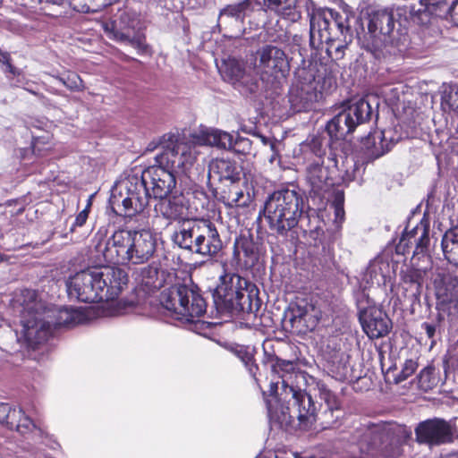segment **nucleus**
<instances>
[{"instance_id":"774afa93","label":"nucleus","mask_w":458,"mask_h":458,"mask_svg":"<svg viewBox=\"0 0 458 458\" xmlns=\"http://www.w3.org/2000/svg\"><path fill=\"white\" fill-rule=\"evenodd\" d=\"M277 382L270 384V394L267 399H272L274 396H277Z\"/></svg>"},{"instance_id":"09e8293b","label":"nucleus","mask_w":458,"mask_h":458,"mask_svg":"<svg viewBox=\"0 0 458 458\" xmlns=\"http://www.w3.org/2000/svg\"><path fill=\"white\" fill-rule=\"evenodd\" d=\"M418 362L412 359H407L402 368V370L398 376L399 380H405L411 377L418 369Z\"/></svg>"},{"instance_id":"b1692460","label":"nucleus","mask_w":458,"mask_h":458,"mask_svg":"<svg viewBox=\"0 0 458 458\" xmlns=\"http://www.w3.org/2000/svg\"><path fill=\"white\" fill-rule=\"evenodd\" d=\"M364 332L370 339H377L386 335L392 328V322L380 310H374L360 318Z\"/></svg>"},{"instance_id":"69168bd1","label":"nucleus","mask_w":458,"mask_h":458,"mask_svg":"<svg viewBox=\"0 0 458 458\" xmlns=\"http://www.w3.org/2000/svg\"><path fill=\"white\" fill-rule=\"evenodd\" d=\"M335 213V220L343 222L344 219V207H332Z\"/></svg>"},{"instance_id":"49530a36","label":"nucleus","mask_w":458,"mask_h":458,"mask_svg":"<svg viewBox=\"0 0 458 458\" xmlns=\"http://www.w3.org/2000/svg\"><path fill=\"white\" fill-rule=\"evenodd\" d=\"M232 148L242 155H250L252 150V141L248 138L238 137L233 142Z\"/></svg>"},{"instance_id":"412c9836","label":"nucleus","mask_w":458,"mask_h":458,"mask_svg":"<svg viewBox=\"0 0 458 458\" xmlns=\"http://www.w3.org/2000/svg\"><path fill=\"white\" fill-rule=\"evenodd\" d=\"M208 219L184 221L173 234V241L182 249L195 252Z\"/></svg>"},{"instance_id":"3c124183","label":"nucleus","mask_w":458,"mask_h":458,"mask_svg":"<svg viewBox=\"0 0 458 458\" xmlns=\"http://www.w3.org/2000/svg\"><path fill=\"white\" fill-rule=\"evenodd\" d=\"M91 205H92V202H91V199H89L88 200V203H87L85 208L83 210H81L76 216L75 220L71 228L72 231H74L75 227H81L86 224L87 219L89 217V214L90 212Z\"/></svg>"},{"instance_id":"cd10ccee","label":"nucleus","mask_w":458,"mask_h":458,"mask_svg":"<svg viewBox=\"0 0 458 458\" xmlns=\"http://www.w3.org/2000/svg\"><path fill=\"white\" fill-rule=\"evenodd\" d=\"M106 280H109V288L105 292L106 301H114L129 283L128 274L122 268L117 267H105Z\"/></svg>"},{"instance_id":"58836bf2","label":"nucleus","mask_w":458,"mask_h":458,"mask_svg":"<svg viewBox=\"0 0 458 458\" xmlns=\"http://www.w3.org/2000/svg\"><path fill=\"white\" fill-rule=\"evenodd\" d=\"M417 379L418 386L421 390L425 392L431 390L437 384L435 366L432 364L426 366L420 370Z\"/></svg>"},{"instance_id":"ea45409f","label":"nucleus","mask_w":458,"mask_h":458,"mask_svg":"<svg viewBox=\"0 0 458 458\" xmlns=\"http://www.w3.org/2000/svg\"><path fill=\"white\" fill-rule=\"evenodd\" d=\"M18 411H20L19 417L14 418L13 420L9 422V428L11 430H15L21 435H25L32 431V429L36 428V425L21 409H19Z\"/></svg>"},{"instance_id":"ddd939ff","label":"nucleus","mask_w":458,"mask_h":458,"mask_svg":"<svg viewBox=\"0 0 458 458\" xmlns=\"http://www.w3.org/2000/svg\"><path fill=\"white\" fill-rule=\"evenodd\" d=\"M259 68L263 74L276 80L285 79L290 72V62L285 52L273 45H265L258 52Z\"/></svg>"},{"instance_id":"8fccbe9b","label":"nucleus","mask_w":458,"mask_h":458,"mask_svg":"<svg viewBox=\"0 0 458 458\" xmlns=\"http://www.w3.org/2000/svg\"><path fill=\"white\" fill-rule=\"evenodd\" d=\"M157 274L158 269L157 267L148 265L140 268V276L141 277L142 283L148 285L153 282V279L157 276Z\"/></svg>"},{"instance_id":"39448f33","label":"nucleus","mask_w":458,"mask_h":458,"mask_svg":"<svg viewBox=\"0 0 458 458\" xmlns=\"http://www.w3.org/2000/svg\"><path fill=\"white\" fill-rule=\"evenodd\" d=\"M186 157L168 149L156 157L157 165H150L141 173L140 179L153 198L168 197L176 186V176L185 168Z\"/></svg>"},{"instance_id":"1a4fd4ad","label":"nucleus","mask_w":458,"mask_h":458,"mask_svg":"<svg viewBox=\"0 0 458 458\" xmlns=\"http://www.w3.org/2000/svg\"><path fill=\"white\" fill-rule=\"evenodd\" d=\"M372 106L366 98L352 102L346 108L335 114L326 125V131L332 141L344 140L360 124L369 122L372 116Z\"/></svg>"},{"instance_id":"603ef678","label":"nucleus","mask_w":458,"mask_h":458,"mask_svg":"<svg viewBox=\"0 0 458 458\" xmlns=\"http://www.w3.org/2000/svg\"><path fill=\"white\" fill-rule=\"evenodd\" d=\"M413 243L414 242L406 238L405 235H401L399 242L395 245L396 254L403 256L410 254Z\"/></svg>"},{"instance_id":"c9c22d12","label":"nucleus","mask_w":458,"mask_h":458,"mask_svg":"<svg viewBox=\"0 0 458 458\" xmlns=\"http://www.w3.org/2000/svg\"><path fill=\"white\" fill-rule=\"evenodd\" d=\"M301 151L304 159L310 163H324L326 149L323 148L322 140L313 137L310 141L302 144Z\"/></svg>"},{"instance_id":"9d476101","label":"nucleus","mask_w":458,"mask_h":458,"mask_svg":"<svg viewBox=\"0 0 458 458\" xmlns=\"http://www.w3.org/2000/svg\"><path fill=\"white\" fill-rule=\"evenodd\" d=\"M124 190V193L121 191L119 197H113L114 204H122L124 216L131 217L143 212L149 204V199L153 197L141 179L136 175L127 179Z\"/></svg>"},{"instance_id":"6e6552de","label":"nucleus","mask_w":458,"mask_h":458,"mask_svg":"<svg viewBox=\"0 0 458 458\" xmlns=\"http://www.w3.org/2000/svg\"><path fill=\"white\" fill-rule=\"evenodd\" d=\"M310 18V46L313 49L323 47L335 30H351L349 18L332 8L313 7L308 12Z\"/></svg>"},{"instance_id":"393cba45","label":"nucleus","mask_w":458,"mask_h":458,"mask_svg":"<svg viewBox=\"0 0 458 458\" xmlns=\"http://www.w3.org/2000/svg\"><path fill=\"white\" fill-rule=\"evenodd\" d=\"M429 232V219L425 216L421 218L416 226L411 230H409L408 226H406L403 230L402 235H405L406 238L415 243V249L412 251L413 257L428 252L430 242Z\"/></svg>"},{"instance_id":"f704fd0d","label":"nucleus","mask_w":458,"mask_h":458,"mask_svg":"<svg viewBox=\"0 0 458 458\" xmlns=\"http://www.w3.org/2000/svg\"><path fill=\"white\" fill-rule=\"evenodd\" d=\"M254 10L253 0H242L236 4H227L219 12V18L226 16L243 21L245 17Z\"/></svg>"},{"instance_id":"5fc2aeb1","label":"nucleus","mask_w":458,"mask_h":458,"mask_svg":"<svg viewBox=\"0 0 458 458\" xmlns=\"http://www.w3.org/2000/svg\"><path fill=\"white\" fill-rule=\"evenodd\" d=\"M125 42H129L131 45L137 47L139 50L142 52H145L148 48L145 36L139 33L138 30L134 31V34L131 38H126Z\"/></svg>"},{"instance_id":"bf43d9fd","label":"nucleus","mask_w":458,"mask_h":458,"mask_svg":"<svg viewBox=\"0 0 458 458\" xmlns=\"http://www.w3.org/2000/svg\"><path fill=\"white\" fill-rule=\"evenodd\" d=\"M332 207H344V192L337 190L334 192Z\"/></svg>"},{"instance_id":"0eeeda50","label":"nucleus","mask_w":458,"mask_h":458,"mask_svg":"<svg viewBox=\"0 0 458 458\" xmlns=\"http://www.w3.org/2000/svg\"><path fill=\"white\" fill-rule=\"evenodd\" d=\"M271 370L282 379L284 391L289 390L293 399V405L297 407L299 426L308 429L317 420V409L311 396L301 388H296L289 380L293 376L301 374L297 360H289L276 356L271 360Z\"/></svg>"},{"instance_id":"de8ad7c7","label":"nucleus","mask_w":458,"mask_h":458,"mask_svg":"<svg viewBox=\"0 0 458 458\" xmlns=\"http://www.w3.org/2000/svg\"><path fill=\"white\" fill-rule=\"evenodd\" d=\"M213 144L223 148H232L233 142V137L225 131H216L213 134Z\"/></svg>"},{"instance_id":"052dcab7","label":"nucleus","mask_w":458,"mask_h":458,"mask_svg":"<svg viewBox=\"0 0 458 458\" xmlns=\"http://www.w3.org/2000/svg\"><path fill=\"white\" fill-rule=\"evenodd\" d=\"M96 13V0H83L81 13Z\"/></svg>"},{"instance_id":"aec40b11","label":"nucleus","mask_w":458,"mask_h":458,"mask_svg":"<svg viewBox=\"0 0 458 458\" xmlns=\"http://www.w3.org/2000/svg\"><path fill=\"white\" fill-rule=\"evenodd\" d=\"M157 250L155 233L149 229L132 230L131 263L144 264L148 262Z\"/></svg>"},{"instance_id":"473e14b6","label":"nucleus","mask_w":458,"mask_h":458,"mask_svg":"<svg viewBox=\"0 0 458 458\" xmlns=\"http://www.w3.org/2000/svg\"><path fill=\"white\" fill-rule=\"evenodd\" d=\"M441 247L448 262L458 265V226H454L445 233Z\"/></svg>"},{"instance_id":"bb28decb","label":"nucleus","mask_w":458,"mask_h":458,"mask_svg":"<svg viewBox=\"0 0 458 458\" xmlns=\"http://www.w3.org/2000/svg\"><path fill=\"white\" fill-rule=\"evenodd\" d=\"M222 249V241L213 222L207 220L199 244L194 253L216 257Z\"/></svg>"},{"instance_id":"72a5a7b5","label":"nucleus","mask_w":458,"mask_h":458,"mask_svg":"<svg viewBox=\"0 0 458 458\" xmlns=\"http://www.w3.org/2000/svg\"><path fill=\"white\" fill-rule=\"evenodd\" d=\"M84 320V313L77 308L64 307L58 310L55 317V327H69Z\"/></svg>"},{"instance_id":"338daca9","label":"nucleus","mask_w":458,"mask_h":458,"mask_svg":"<svg viewBox=\"0 0 458 458\" xmlns=\"http://www.w3.org/2000/svg\"><path fill=\"white\" fill-rule=\"evenodd\" d=\"M363 299H366V304L368 306L370 304L369 297L366 296L364 293H360L357 296V300H356L357 301V305H358L360 310H365L366 309V306L363 305Z\"/></svg>"},{"instance_id":"a18cd8bd","label":"nucleus","mask_w":458,"mask_h":458,"mask_svg":"<svg viewBox=\"0 0 458 458\" xmlns=\"http://www.w3.org/2000/svg\"><path fill=\"white\" fill-rule=\"evenodd\" d=\"M0 64L4 66V72L10 73L13 76H19L21 71L13 64L12 55L9 52L4 51L0 48Z\"/></svg>"},{"instance_id":"c03bdc74","label":"nucleus","mask_w":458,"mask_h":458,"mask_svg":"<svg viewBox=\"0 0 458 458\" xmlns=\"http://www.w3.org/2000/svg\"><path fill=\"white\" fill-rule=\"evenodd\" d=\"M20 411L12 408L8 403H0V423L9 428V422L19 417Z\"/></svg>"},{"instance_id":"680f3d73","label":"nucleus","mask_w":458,"mask_h":458,"mask_svg":"<svg viewBox=\"0 0 458 458\" xmlns=\"http://www.w3.org/2000/svg\"><path fill=\"white\" fill-rule=\"evenodd\" d=\"M62 4H66L72 10L78 13H81L82 10V1L83 0H60Z\"/></svg>"},{"instance_id":"dca6fc26","label":"nucleus","mask_w":458,"mask_h":458,"mask_svg":"<svg viewBox=\"0 0 458 458\" xmlns=\"http://www.w3.org/2000/svg\"><path fill=\"white\" fill-rule=\"evenodd\" d=\"M415 436L418 443L429 445H440L453 441L451 425L438 418L420 422L415 428Z\"/></svg>"},{"instance_id":"4be33fe9","label":"nucleus","mask_w":458,"mask_h":458,"mask_svg":"<svg viewBox=\"0 0 458 458\" xmlns=\"http://www.w3.org/2000/svg\"><path fill=\"white\" fill-rule=\"evenodd\" d=\"M335 173L323 163H310L306 168V178L310 185V192L315 196H324L335 185Z\"/></svg>"},{"instance_id":"0e129e2a","label":"nucleus","mask_w":458,"mask_h":458,"mask_svg":"<svg viewBox=\"0 0 458 458\" xmlns=\"http://www.w3.org/2000/svg\"><path fill=\"white\" fill-rule=\"evenodd\" d=\"M261 138H262V141L265 144L267 143V142H269V144H270V148L273 151V155H272V157L270 158V161L273 162L276 159V157H279V153H278V150H277L276 144V142L267 140L264 136H262Z\"/></svg>"},{"instance_id":"13d9d810","label":"nucleus","mask_w":458,"mask_h":458,"mask_svg":"<svg viewBox=\"0 0 458 458\" xmlns=\"http://www.w3.org/2000/svg\"><path fill=\"white\" fill-rule=\"evenodd\" d=\"M304 230L310 232V237L315 241L314 246H318L320 244H323L321 236L324 235V230L322 227H320L319 225H317L314 228L309 227Z\"/></svg>"},{"instance_id":"f03ea898","label":"nucleus","mask_w":458,"mask_h":458,"mask_svg":"<svg viewBox=\"0 0 458 458\" xmlns=\"http://www.w3.org/2000/svg\"><path fill=\"white\" fill-rule=\"evenodd\" d=\"M213 293L214 304L222 313H256L261 301L257 286L238 274H225Z\"/></svg>"},{"instance_id":"c85d7f7f","label":"nucleus","mask_w":458,"mask_h":458,"mask_svg":"<svg viewBox=\"0 0 458 458\" xmlns=\"http://www.w3.org/2000/svg\"><path fill=\"white\" fill-rule=\"evenodd\" d=\"M296 4L297 0H264V4L270 11L275 12L282 18L292 22L298 21L301 17Z\"/></svg>"},{"instance_id":"4468645a","label":"nucleus","mask_w":458,"mask_h":458,"mask_svg":"<svg viewBox=\"0 0 458 458\" xmlns=\"http://www.w3.org/2000/svg\"><path fill=\"white\" fill-rule=\"evenodd\" d=\"M132 230L118 229L108 238L101 250L106 263L127 265L131 263Z\"/></svg>"},{"instance_id":"e2e57ef3","label":"nucleus","mask_w":458,"mask_h":458,"mask_svg":"<svg viewBox=\"0 0 458 458\" xmlns=\"http://www.w3.org/2000/svg\"><path fill=\"white\" fill-rule=\"evenodd\" d=\"M448 14L451 20L458 25V0L454 1L448 8Z\"/></svg>"},{"instance_id":"a878e982","label":"nucleus","mask_w":458,"mask_h":458,"mask_svg":"<svg viewBox=\"0 0 458 458\" xmlns=\"http://www.w3.org/2000/svg\"><path fill=\"white\" fill-rule=\"evenodd\" d=\"M242 167L234 160L216 158L208 165V177L218 181L229 180L236 182L241 180Z\"/></svg>"},{"instance_id":"e433bc0d","label":"nucleus","mask_w":458,"mask_h":458,"mask_svg":"<svg viewBox=\"0 0 458 458\" xmlns=\"http://www.w3.org/2000/svg\"><path fill=\"white\" fill-rule=\"evenodd\" d=\"M444 321V317L437 313L436 318H428L420 325L421 330L425 333L427 338L430 341V348H432L440 335L441 323Z\"/></svg>"},{"instance_id":"7ed1b4c3","label":"nucleus","mask_w":458,"mask_h":458,"mask_svg":"<svg viewBox=\"0 0 458 458\" xmlns=\"http://www.w3.org/2000/svg\"><path fill=\"white\" fill-rule=\"evenodd\" d=\"M303 208L304 200L299 192L284 189L268 196L262 212L272 233L285 237L298 225Z\"/></svg>"},{"instance_id":"6e6d98bb","label":"nucleus","mask_w":458,"mask_h":458,"mask_svg":"<svg viewBox=\"0 0 458 458\" xmlns=\"http://www.w3.org/2000/svg\"><path fill=\"white\" fill-rule=\"evenodd\" d=\"M225 73L231 80H238L242 75V69L235 62L225 64Z\"/></svg>"},{"instance_id":"a211bd4d","label":"nucleus","mask_w":458,"mask_h":458,"mask_svg":"<svg viewBox=\"0 0 458 458\" xmlns=\"http://www.w3.org/2000/svg\"><path fill=\"white\" fill-rule=\"evenodd\" d=\"M426 270L414 267H408L400 272V286L402 288V298L411 306L420 302V295Z\"/></svg>"},{"instance_id":"7c9ffc66","label":"nucleus","mask_w":458,"mask_h":458,"mask_svg":"<svg viewBox=\"0 0 458 458\" xmlns=\"http://www.w3.org/2000/svg\"><path fill=\"white\" fill-rule=\"evenodd\" d=\"M363 145L369 157L377 159L390 151L393 143L386 142L385 131H374L365 139Z\"/></svg>"},{"instance_id":"20e7f679","label":"nucleus","mask_w":458,"mask_h":458,"mask_svg":"<svg viewBox=\"0 0 458 458\" xmlns=\"http://www.w3.org/2000/svg\"><path fill=\"white\" fill-rule=\"evenodd\" d=\"M395 19L393 11H373L368 15V31L361 39V47L376 59L382 60L395 55L399 40L394 37Z\"/></svg>"},{"instance_id":"864d4df0","label":"nucleus","mask_w":458,"mask_h":458,"mask_svg":"<svg viewBox=\"0 0 458 458\" xmlns=\"http://www.w3.org/2000/svg\"><path fill=\"white\" fill-rule=\"evenodd\" d=\"M139 304V298L137 294L132 292L129 297L123 298L118 301L117 307L119 310L125 311L128 309L134 308Z\"/></svg>"},{"instance_id":"5701e85b","label":"nucleus","mask_w":458,"mask_h":458,"mask_svg":"<svg viewBox=\"0 0 458 458\" xmlns=\"http://www.w3.org/2000/svg\"><path fill=\"white\" fill-rule=\"evenodd\" d=\"M351 30H335L332 33L329 40H323V45H326V53L329 58L326 63L319 62L320 65H330L334 73H336L335 67L337 66L336 61L342 60L345 55V50L352 43ZM336 76V74H335Z\"/></svg>"},{"instance_id":"f8f14e48","label":"nucleus","mask_w":458,"mask_h":458,"mask_svg":"<svg viewBox=\"0 0 458 458\" xmlns=\"http://www.w3.org/2000/svg\"><path fill=\"white\" fill-rule=\"evenodd\" d=\"M263 252V243L255 240L250 233H241L233 242L232 263L241 269H251Z\"/></svg>"},{"instance_id":"f257e3e1","label":"nucleus","mask_w":458,"mask_h":458,"mask_svg":"<svg viewBox=\"0 0 458 458\" xmlns=\"http://www.w3.org/2000/svg\"><path fill=\"white\" fill-rule=\"evenodd\" d=\"M336 88V76L330 65L313 67L310 64L296 68L292 85L288 91L291 109L295 113L309 112L324 94Z\"/></svg>"},{"instance_id":"2f4dec72","label":"nucleus","mask_w":458,"mask_h":458,"mask_svg":"<svg viewBox=\"0 0 458 458\" xmlns=\"http://www.w3.org/2000/svg\"><path fill=\"white\" fill-rule=\"evenodd\" d=\"M444 288L437 289V295L442 296L444 301H454L458 299V265L443 276Z\"/></svg>"},{"instance_id":"c756f323","label":"nucleus","mask_w":458,"mask_h":458,"mask_svg":"<svg viewBox=\"0 0 458 458\" xmlns=\"http://www.w3.org/2000/svg\"><path fill=\"white\" fill-rule=\"evenodd\" d=\"M159 201L155 207V210L164 218L169 221H175L183 217L184 205L175 197L158 198Z\"/></svg>"},{"instance_id":"4c0bfd02","label":"nucleus","mask_w":458,"mask_h":458,"mask_svg":"<svg viewBox=\"0 0 458 458\" xmlns=\"http://www.w3.org/2000/svg\"><path fill=\"white\" fill-rule=\"evenodd\" d=\"M53 77L71 91L80 92L85 89L83 80L75 72L66 71L64 73L53 75Z\"/></svg>"},{"instance_id":"f3484780","label":"nucleus","mask_w":458,"mask_h":458,"mask_svg":"<svg viewBox=\"0 0 458 458\" xmlns=\"http://www.w3.org/2000/svg\"><path fill=\"white\" fill-rule=\"evenodd\" d=\"M322 317L321 310L313 303L302 299L290 307V323L292 328L299 333L313 331Z\"/></svg>"},{"instance_id":"4d7b16f0","label":"nucleus","mask_w":458,"mask_h":458,"mask_svg":"<svg viewBox=\"0 0 458 458\" xmlns=\"http://www.w3.org/2000/svg\"><path fill=\"white\" fill-rule=\"evenodd\" d=\"M445 103L449 109L458 114V90L451 91L445 97Z\"/></svg>"},{"instance_id":"2eb2a0df","label":"nucleus","mask_w":458,"mask_h":458,"mask_svg":"<svg viewBox=\"0 0 458 458\" xmlns=\"http://www.w3.org/2000/svg\"><path fill=\"white\" fill-rule=\"evenodd\" d=\"M66 284L69 296L79 301L85 303L100 302L98 290L96 288V267L77 272L69 278Z\"/></svg>"},{"instance_id":"37998d69","label":"nucleus","mask_w":458,"mask_h":458,"mask_svg":"<svg viewBox=\"0 0 458 458\" xmlns=\"http://www.w3.org/2000/svg\"><path fill=\"white\" fill-rule=\"evenodd\" d=\"M96 275H97V289L98 290V300L100 302L106 301L105 299V292L109 288V280H106V271L105 267H96Z\"/></svg>"},{"instance_id":"9b49d317","label":"nucleus","mask_w":458,"mask_h":458,"mask_svg":"<svg viewBox=\"0 0 458 458\" xmlns=\"http://www.w3.org/2000/svg\"><path fill=\"white\" fill-rule=\"evenodd\" d=\"M140 13L131 6L124 4L104 25L107 36L116 41L125 42L131 38L140 25Z\"/></svg>"},{"instance_id":"79ce46f5","label":"nucleus","mask_w":458,"mask_h":458,"mask_svg":"<svg viewBox=\"0 0 458 458\" xmlns=\"http://www.w3.org/2000/svg\"><path fill=\"white\" fill-rule=\"evenodd\" d=\"M319 396L326 403L327 410L331 412L340 410V400L325 384L318 386Z\"/></svg>"},{"instance_id":"6ab92c4d","label":"nucleus","mask_w":458,"mask_h":458,"mask_svg":"<svg viewBox=\"0 0 458 458\" xmlns=\"http://www.w3.org/2000/svg\"><path fill=\"white\" fill-rule=\"evenodd\" d=\"M266 405L267 409V414L271 424L279 427L286 431L292 430L298 428L303 430L299 426V420L297 417V407L293 404V415L290 411V407L281 403L278 396H274L272 399H266ZM312 425L308 428L309 430Z\"/></svg>"},{"instance_id":"a19ab883","label":"nucleus","mask_w":458,"mask_h":458,"mask_svg":"<svg viewBox=\"0 0 458 458\" xmlns=\"http://www.w3.org/2000/svg\"><path fill=\"white\" fill-rule=\"evenodd\" d=\"M237 355L243 362L250 375L254 378L256 383L259 384L258 373L259 369L256 362L254 354L248 348L242 347L237 351Z\"/></svg>"},{"instance_id":"423d86ee","label":"nucleus","mask_w":458,"mask_h":458,"mask_svg":"<svg viewBox=\"0 0 458 458\" xmlns=\"http://www.w3.org/2000/svg\"><path fill=\"white\" fill-rule=\"evenodd\" d=\"M160 303L171 317L186 323L194 322L207 310L206 300L195 284H174L165 289L160 294Z\"/></svg>"}]
</instances>
